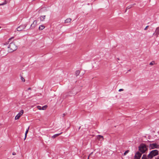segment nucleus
Wrapping results in <instances>:
<instances>
[{
	"label": "nucleus",
	"mask_w": 159,
	"mask_h": 159,
	"mask_svg": "<svg viewBox=\"0 0 159 159\" xmlns=\"http://www.w3.org/2000/svg\"><path fill=\"white\" fill-rule=\"evenodd\" d=\"M45 17H46V16H45V15H43V16H41L39 17V19H40V21H44L45 20Z\"/></svg>",
	"instance_id": "9d476101"
},
{
	"label": "nucleus",
	"mask_w": 159,
	"mask_h": 159,
	"mask_svg": "<svg viewBox=\"0 0 159 159\" xmlns=\"http://www.w3.org/2000/svg\"><path fill=\"white\" fill-rule=\"evenodd\" d=\"M29 128H30V127H28V129L26 130V131L25 132V139H24V140H25V139H26V138L27 135L28 133V132Z\"/></svg>",
	"instance_id": "4468645a"
},
{
	"label": "nucleus",
	"mask_w": 159,
	"mask_h": 159,
	"mask_svg": "<svg viewBox=\"0 0 159 159\" xmlns=\"http://www.w3.org/2000/svg\"><path fill=\"white\" fill-rule=\"evenodd\" d=\"M148 27V26H146V27L144 29V30H146L147 29Z\"/></svg>",
	"instance_id": "5701e85b"
},
{
	"label": "nucleus",
	"mask_w": 159,
	"mask_h": 159,
	"mask_svg": "<svg viewBox=\"0 0 159 159\" xmlns=\"http://www.w3.org/2000/svg\"><path fill=\"white\" fill-rule=\"evenodd\" d=\"M154 64H155L154 61H153L150 62L149 63V65H154Z\"/></svg>",
	"instance_id": "412c9836"
},
{
	"label": "nucleus",
	"mask_w": 159,
	"mask_h": 159,
	"mask_svg": "<svg viewBox=\"0 0 159 159\" xmlns=\"http://www.w3.org/2000/svg\"><path fill=\"white\" fill-rule=\"evenodd\" d=\"M93 152H92L91 153H90V154H89V157H88V159H89V156L93 154Z\"/></svg>",
	"instance_id": "393cba45"
},
{
	"label": "nucleus",
	"mask_w": 159,
	"mask_h": 159,
	"mask_svg": "<svg viewBox=\"0 0 159 159\" xmlns=\"http://www.w3.org/2000/svg\"><path fill=\"white\" fill-rule=\"evenodd\" d=\"M80 128V127L79 128V129Z\"/></svg>",
	"instance_id": "7c9ffc66"
},
{
	"label": "nucleus",
	"mask_w": 159,
	"mask_h": 159,
	"mask_svg": "<svg viewBox=\"0 0 159 159\" xmlns=\"http://www.w3.org/2000/svg\"><path fill=\"white\" fill-rule=\"evenodd\" d=\"M48 107V106L47 105H45L43 106L42 107V110H45Z\"/></svg>",
	"instance_id": "a211bd4d"
},
{
	"label": "nucleus",
	"mask_w": 159,
	"mask_h": 159,
	"mask_svg": "<svg viewBox=\"0 0 159 159\" xmlns=\"http://www.w3.org/2000/svg\"><path fill=\"white\" fill-rule=\"evenodd\" d=\"M21 79L22 81H23V82L25 81V80L22 77H21Z\"/></svg>",
	"instance_id": "4be33fe9"
},
{
	"label": "nucleus",
	"mask_w": 159,
	"mask_h": 159,
	"mask_svg": "<svg viewBox=\"0 0 159 159\" xmlns=\"http://www.w3.org/2000/svg\"><path fill=\"white\" fill-rule=\"evenodd\" d=\"M17 48V46L16 45L15 43H11L8 47L7 51L9 52H12L16 50Z\"/></svg>",
	"instance_id": "f257e3e1"
},
{
	"label": "nucleus",
	"mask_w": 159,
	"mask_h": 159,
	"mask_svg": "<svg viewBox=\"0 0 159 159\" xmlns=\"http://www.w3.org/2000/svg\"><path fill=\"white\" fill-rule=\"evenodd\" d=\"M80 73V71L79 70H77L75 72V75L76 76L79 75Z\"/></svg>",
	"instance_id": "f3484780"
},
{
	"label": "nucleus",
	"mask_w": 159,
	"mask_h": 159,
	"mask_svg": "<svg viewBox=\"0 0 159 159\" xmlns=\"http://www.w3.org/2000/svg\"><path fill=\"white\" fill-rule=\"evenodd\" d=\"M1 28V27L0 26V29Z\"/></svg>",
	"instance_id": "473e14b6"
},
{
	"label": "nucleus",
	"mask_w": 159,
	"mask_h": 159,
	"mask_svg": "<svg viewBox=\"0 0 159 159\" xmlns=\"http://www.w3.org/2000/svg\"><path fill=\"white\" fill-rule=\"evenodd\" d=\"M149 159L148 158V156H147L146 155H143L142 157V159Z\"/></svg>",
	"instance_id": "dca6fc26"
},
{
	"label": "nucleus",
	"mask_w": 159,
	"mask_h": 159,
	"mask_svg": "<svg viewBox=\"0 0 159 159\" xmlns=\"http://www.w3.org/2000/svg\"><path fill=\"white\" fill-rule=\"evenodd\" d=\"M37 108L39 110H42V108L40 106H37Z\"/></svg>",
	"instance_id": "aec40b11"
},
{
	"label": "nucleus",
	"mask_w": 159,
	"mask_h": 159,
	"mask_svg": "<svg viewBox=\"0 0 159 159\" xmlns=\"http://www.w3.org/2000/svg\"><path fill=\"white\" fill-rule=\"evenodd\" d=\"M26 25H20L19 27H18L16 29V30H15V31H21L22 30H23L26 27Z\"/></svg>",
	"instance_id": "20e7f679"
},
{
	"label": "nucleus",
	"mask_w": 159,
	"mask_h": 159,
	"mask_svg": "<svg viewBox=\"0 0 159 159\" xmlns=\"http://www.w3.org/2000/svg\"><path fill=\"white\" fill-rule=\"evenodd\" d=\"M12 155H16V153L15 152H13L12 153Z\"/></svg>",
	"instance_id": "a878e982"
},
{
	"label": "nucleus",
	"mask_w": 159,
	"mask_h": 159,
	"mask_svg": "<svg viewBox=\"0 0 159 159\" xmlns=\"http://www.w3.org/2000/svg\"><path fill=\"white\" fill-rule=\"evenodd\" d=\"M118 60H119V58H117Z\"/></svg>",
	"instance_id": "2f4dec72"
},
{
	"label": "nucleus",
	"mask_w": 159,
	"mask_h": 159,
	"mask_svg": "<svg viewBox=\"0 0 159 159\" xmlns=\"http://www.w3.org/2000/svg\"><path fill=\"white\" fill-rule=\"evenodd\" d=\"M13 38H14V37H12V38H11L9 39V40L10 41V40H11V39H13Z\"/></svg>",
	"instance_id": "bb28decb"
},
{
	"label": "nucleus",
	"mask_w": 159,
	"mask_h": 159,
	"mask_svg": "<svg viewBox=\"0 0 159 159\" xmlns=\"http://www.w3.org/2000/svg\"><path fill=\"white\" fill-rule=\"evenodd\" d=\"M158 154V151L157 150H155L151 151L148 155V158L152 159L154 157Z\"/></svg>",
	"instance_id": "f03ea898"
},
{
	"label": "nucleus",
	"mask_w": 159,
	"mask_h": 159,
	"mask_svg": "<svg viewBox=\"0 0 159 159\" xmlns=\"http://www.w3.org/2000/svg\"><path fill=\"white\" fill-rule=\"evenodd\" d=\"M157 159H159V157H158L157 158Z\"/></svg>",
	"instance_id": "c756f323"
},
{
	"label": "nucleus",
	"mask_w": 159,
	"mask_h": 159,
	"mask_svg": "<svg viewBox=\"0 0 159 159\" xmlns=\"http://www.w3.org/2000/svg\"><path fill=\"white\" fill-rule=\"evenodd\" d=\"M37 24V20H34L33 23L31 25V29H34Z\"/></svg>",
	"instance_id": "6e6552de"
},
{
	"label": "nucleus",
	"mask_w": 159,
	"mask_h": 159,
	"mask_svg": "<svg viewBox=\"0 0 159 159\" xmlns=\"http://www.w3.org/2000/svg\"><path fill=\"white\" fill-rule=\"evenodd\" d=\"M141 155V153H140L139 152H138L135 155L134 159H140Z\"/></svg>",
	"instance_id": "423d86ee"
},
{
	"label": "nucleus",
	"mask_w": 159,
	"mask_h": 159,
	"mask_svg": "<svg viewBox=\"0 0 159 159\" xmlns=\"http://www.w3.org/2000/svg\"><path fill=\"white\" fill-rule=\"evenodd\" d=\"M123 89H120L119 90V91L120 92L121 91H123Z\"/></svg>",
	"instance_id": "b1692460"
},
{
	"label": "nucleus",
	"mask_w": 159,
	"mask_h": 159,
	"mask_svg": "<svg viewBox=\"0 0 159 159\" xmlns=\"http://www.w3.org/2000/svg\"><path fill=\"white\" fill-rule=\"evenodd\" d=\"M4 3H2V4H0V6H1V5H4Z\"/></svg>",
	"instance_id": "c85d7f7f"
},
{
	"label": "nucleus",
	"mask_w": 159,
	"mask_h": 159,
	"mask_svg": "<svg viewBox=\"0 0 159 159\" xmlns=\"http://www.w3.org/2000/svg\"><path fill=\"white\" fill-rule=\"evenodd\" d=\"M24 113V111L22 110L20 111L17 114V115L15 117V119L16 120H18L19 119L20 117L23 115Z\"/></svg>",
	"instance_id": "39448f33"
},
{
	"label": "nucleus",
	"mask_w": 159,
	"mask_h": 159,
	"mask_svg": "<svg viewBox=\"0 0 159 159\" xmlns=\"http://www.w3.org/2000/svg\"><path fill=\"white\" fill-rule=\"evenodd\" d=\"M97 139L101 141L103 140L104 139L103 136L100 135L97 136Z\"/></svg>",
	"instance_id": "9b49d317"
},
{
	"label": "nucleus",
	"mask_w": 159,
	"mask_h": 159,
	"mask_svg": "<svg viewBox=\"0 0 159 159\" xmlns=\"http://www.w3.org/2000/svg\"><path fill=\"white\" fill-rule=\"evenodd\" d=\"M129 152V150L126 151H125V152L124 153V155H125H125L126 154H127V153H128Z\"/></svg>",
	"instance_id": "6ab92c4d"
},
{
	"label": "nucleus",
	"mask_w": 159,
	"mask_h": 159,
	"mask_svg": "<svg viewBox=\"0 0 159 159\" xmlns=\"http://www.w3.org/2000/svg\"><path fill=\"white\" fill-rule=\"evenodd\" d=\"M45 28V26L42 25H40L39 27V30H42L43 29Z\"/></svg>",
	"instance_id": "2eb2a0df"
},
{
	"label": "nucleus",
	"mask_w": 159,
	"mask_h": 159,
	"mask_svg": "<svg viewBox=\"0 0 159 159\" xmlns=\"http://www.w3.org/2000/svg\"><path fill=\"white\" fill-rule=\"evenodd\" d=\"M139 150L142 153H144L147 150V148L145 145L141 144L139 147Z\"/></svg>",
	"instance_id": "7ed1b4c3"
},
{
	"label": "nucleus",
	"mask_w": 159,
	"mask_h": 159,
	"mask_svg": "<svg viewBox=\"0 0 159 159\" xmlns=\"http://www.w3.org/2000/svg\"><path fill=\"white\" fill-rule=\"evenodd\" d=\"M28 90H31V88H29L28 89Z\"/></svg>",
	"instance_id": "cd10ccee"
},
{
	"label": "nucleus",
	"mask_w": 159,
	"mask_h": 159,
	"mask_svg": "<svg viewBox=\"0 0 159 159\" xmlns=\"http://www.w3.org/2000/svg\"><path fill=\"white\" fill-rule=\"evenodd\" d=\"M158 145L156 143H152L149 145V147L151 149L157 148L158 147Z\"/></svg>",
	"instance_id": "0eeeda50"
},
{
	"label": "nucleus",
	"mask_w": 159,
	"mask_h": 159,
	"mask_svg": "<svg viewBox=\"0 0 159 159\" xmlns=\"http://www.w3.org/2000/svg\"><path fill=\"white\" fill-rule=\"evenodd\" d=\"M71 19L70 18H68L65 21V23H69L71 21Z\"/></svg>",
	"instance_id": "ddd939ff"
},
{
	"label": "nucleus",
	"mask_w": 159,
	"mask_h": 159,
	"mask_svg": "<svg viewBox=\"0 0 159 159\" xmlns=\"http://www.w3.org/2000/svg\"><path fill=\"white\" fill-rule=\"evenodd\" d=\"M62 133V132H61V133H59V134H54V135H53V136H52V138L53 139H54L56 137H57V136H58L59 135H60Z\"/></svg>",
	"instance_id": "f8f14e48"
},
{
	"label": "nucleus",
	"mask_w": 159,
	"mask_h": 159,
	"mask_svg": "<svg viewBox=\"0 0 159 159\" xmlns=\"http://www.w3.org/2000/svg\"><path fill=\"white\" fill-rule=\"evenodd\" d=\"M159 34V27H157L156 29L155 33H154L153 34H155V35L157 37L158 36V35Z\"/></svg>",
	"instance_id": "1a4fd4ad"
}]
</instances>
